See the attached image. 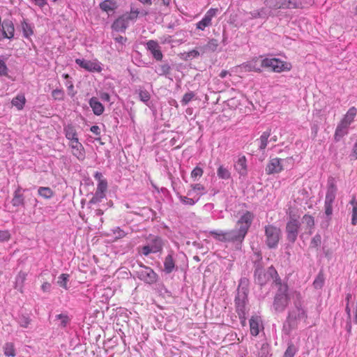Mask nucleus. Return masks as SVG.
Masks as SVG:
<instances>
[{
	"label": "nucleus",
	"mask_w": 357,
	"mask_h": 357,
	"mask_svg": "<svg viewBox=\"0 0 357 357\" xmlns=\"http://www.w3.org/2000/svg\"><path fill=\"white\" fill-rule=\"evenodd\" d=\"M254 218L253 213L248 211L244 212L237 222V227L227 231V242L235 243L236 248H238L247 235Z\"/></svg>",
	"instance_id": "1"
},
{
	"label": "nucleus",
	"mask_w": 357,
	"mask_h": 357,
	"mask_svg": "<svg viewBox=\"0 0 357 357\" xmlns=\"http://www.w3.org/2000/svg\"><path fill=\"white\" fill-rule=\"evenodd\" d=\"M249 292L248 280L246 278H241L237 289V295L235 298L236 311L239 319L242 323L246 320V315L249 311L248 307Z\"/></svg>",
	"instance_id": "2"
},
{
	"label": "nucleus",
	"mask_w": 357,
	"mask_h": 357,
	"mask_svg": "<svg viewBox=\"0 0 357 357\" xmlns=\"http://www.w3.org/2000/svg\"><path fill=\"white\" fill-rule=\"evenodd\" d=\"M294 307L289 310L287 323L290 328H294L297 326L298 321L305 320L307 319V311L303 307V301L300 292L294 291L293 295Z\"/></svg>",
	"instance_id": "3"
},
{
	"label": "nucleus",
	"mask_w": 357,
	"mask_h": 357,
	"mask_svg": "<svg viewBox=\"0 0 357 357\" xmlns=\"http://www.w3.org/2000/svg\"><path fill=\"white\" fill-rule=\"evenodd\" d=\"M275 286L278 289L274 298L273 306L276 312H282L285 310L286 307L289 304V289L287 284L282 282V281L280 282V284H277Z\"/></svg>",
	"instance_id": "4"
},
{
	"label": "nucleus",
	"mask_w": 357,
	"mask_h": 357,
	"mask_svg": "<svg viewBox=\"0 0 357 357\" xmlns=\"http://www.w3.org/2000/svg\"><path fill=\"white\" fill-rule=\"evenodd\" d=\"M261 64L259 67L254 66L255 71L260 72L261 68H271L275 73L288 71L291 69V65L289 63L281 61L276 58L261 59Z\"/></svg>",
	"instance_id": "5"
},
{
	"label": "nucleus",
	"mask_w": 357,
	"mask_h": 357,
	"mask_svg": "<svg viewBox=\"0 0 357 357\" xmlns=\"http://www.w3.org/2000/svg\"><path fill=\"white\" fill-rule=\"evenodd\" d=\"M337 188L335 180L333 177H330L327 182V190L324 201L325 214L328 219L331 218L333 214V204L336 197Z\"/></svg>",
	"instance_id": "6"
},
{
	"label": "nucleus",
	"mask_w": 357,
	"mask_h": 357,
	"mask_svg": "<svg viewBox=\"0 0 357 357\" xmlns=\"http://www.w3.org/2000/svg\"><path fill=\"white\" fill-rule=\"evenodd\" d=\"M163 239L158 236H150L147 243L139 248V252L144 256L161 252L164 247Z\"/></svg>",
	"instance_id": "7"
},
{
	"label": "nucleus",
	"mask_w": 357,
	"mask_h": 357,
	"mask_svg": "<svg viewBox=\"0 0 357 357\" xmlns=\"http://www.w3.org/2000/svg\"><path fill=\"white\" fill-rule=\"evenodd\" d=\"M255 282L261 286L264 285L270 278L273 280V282L275 285L280 284L282 281L278 272L273 266L269 267L266 272L261 268H256L255 270Z\"/></svg>",
	"instance_id": "8"
},
{
	"label": "nucleus",
	"mask_w": 357,
	"mask_h": 357,
	"mask_svg": "<svg viewBox=\"0 0 357 357\" xmlns=\"http://www.w3.org/2000/svg\"><path fill=\"white\" fill-rule=\"evenodd\" d=\"M265 243L270 249L278 247L281 237L280 229L273 225H267L264 227Z\"/></svg>",
	"instance_id": "9"
},
{
	"label": "nucleus",
	"mask_w": 357,
	"mask_h": 357,
	"mask_svg": "<svg viewBox=\"0 0 357 357\" xmlns=\"http://www.w3.org/2000/svg\"><path fill=\"white\" fill-rule=\"evenodd\" d=\"M137 277L145 283L152 284L156 282L158 274L149 266L140 264V269L136 271Z\"/></svg>",
	"instance_id": "10"
},
{
	"label": "nucleus",
	"mask_w": 357,
	"mask_h": 357,
	"mask_svg": "<svg viewBox=\"0 0 357 357\" xmlns=\"http://www.w3.org/2000/svg\"><path fill=\"white\" fill-rule=\"evenodd\" d=\"M75 61L80 68L88 72L100 73L102 70V63L97 59L89 61L84 59H76Z\"/></svg>",
	"instance_id": "11"
},
{
	"label": "nucleus",
	"mask_w": 357,
	"mask_h": 357,
	"mask_svg": "<svg viewBox=\"0 0 357 357\" xmlns=\"http://www.w3.org/2000/svg\"><path fill=\"white\" fill-rule=\"evenodd\" d=\"M300 222L296 219H291L286 225L287 238L290 243H294L297 239Z\"/></svg>",
	"instance_id": "12"
},
{
	"label": "nucleus",
	"mask_w": 357,
	"mask_h": 357,
	"mask_svg": "<svg viewBox=\"0 0 357 357\" xmlns=\"http://www.w3.org/2000/svg\"><path fill=\"white\" fill-rule=\"evenodd\" d=\"M314 3V0H282V9L303 8Z\"/></svg>",
	"instance_id": "13"
},
{
	"label": "nucleus",
	"mask_w": 357,
	"mask_h": 357,
	"mask_svg": "<svg viewBox=\"0 0 357 357\" xmlns=\"http://www.w3.org/2000/svg\"><path fill=\"white\" fill-rule=\"evenodd\" d=\"M218 12V8H211L205 13L203 18L196 24V28L198 30L204 31L206 27L212 25V20Z\"/></svg>",
	"instance_id": "14"
},
{
	"label": "nucleus",
	"mask_w": 357,
	"mask_h": 357,
	"mask_svg": "<svg viewBox=\"0 0 357 357\" xmlns=\"http://www.w3.org/2000/svg\"><path fill=\"white\" fill-rule=\"evenodd\" d=\"M69 147L72 149V154L78 160L83 161L86 157V153L82 144L79 141L72 142L68 144Z\"/></svg>",
	"instance_id": "15"
},
{
	"label": "nucleus",
	"mask_w": 357,
	"mask_h": 357,
	"mask_svg": "<svg viewBox=\"0 0 357 357\" xmlns=\"http://www.w3.org/2000/svg\"><path fill=\"white\" fill-rule=\"evenodd\" d=\"M146 47L156 61H161L162 59L163 54L161 51V47L156 40H148L146 43Z\"/></svg>",
	"instance_id": "16"
},
{
	"label": "nucleus",
	"mask_w": 357,
	"mask_h": 357,
	"mask_svg": "<svg viewBox=\"0 0 357 357\" xmlns=\"http://www.w3.org/2000/svg\"><path fill=\"white\" fill-rule=\"evenodd\" d=\"M284 160L275 158L268 162L266 167V172L267 174H278L283 170V166L282 162Z\"/></svg>",
	"instance_id": "17"
},
{
	"label": "nucleus",
	"mask_w": 357,
	"mask_h": 357,
	"mask_svg": "<svg viewBox=\"0 0 357 357\" xmlns=\"http://www.w3.org/2000/svg\"><path fill=\"white\" fill-rule=\"evenodd\" d=\"M129 26L130 24L123 15H121L114 21L112 29L116 32L125 33Z\"/></svg>",
	"instance_id": "18"
},
{
	"label": "nucleus",
	"mask_w": 357,
	"mask_h": 357,
	"mask_svg": "<svg viewBox=\"0 0 357 357\" xmlns=\"http://www.w3.org/2000/svg\"><path fill=\"white\" fill-rule=\"evenodd\" d=\"M250 333L253 336L259 335L261 329H264L262 321L260 317L252 316L249 321Z\"/></svg>",
	"instance_id": "19"
},
{
	"label": "nucleus",
	"mask_w": 357,
	"mask_h": 357,
	"mask_svg": "<svg viewBox=\"0 0 357 357\" xmlns=\"http://www.w3.org/2000/svg\"><path fill=\"white\" fill-rule=\"evenodd\" d=\"M174 253L172 250L169 251L168 255L165 257L164 260V269L163 271L166 274H170L176 268V263L174 257Z\"/></svg>",
	"instance_id": "20"
},
{
	"label": "nucleus",
	"mask_w": 357,
	"mask_h": 357,
	"mask_svg": "<svg viewBox=\"0 0 357 357\" xmlns=\"http://www.w3.org/2000/svg\"><path fill=\"white\" fill-rule=\"evenodd\" d=\"M63 134L69 143L79 140L77 129L72 123H68L63 126Z\"/></svg>",
	"instance_id": "21"
},
{
	"label": "nucleus",
	"mask_w": 357,
	"mask_h": 357,
	"mask_svg": "<svg viewBox=\"0 0 357 357\" xmlns=\"http://www.w3.org/2000/svg\"><path fill=\"white\" fill-rule=\"evenodd\" d=\"M234 169L241 176H245L248 174L247 159L245 155L240 156L235 162Z\"/></svg>",
	"instance_id": "22"
},
{
	"label": "nucleus",
	"mask_w": 357,
	"mask_h": 357,
	"mask_svg": "<svg viewBox=\"0 0 357 357\" xmlns=\"http://www.w3.org/2000/svg\"><path fill=\"white\" fill-rule=\"evenodd\" d=\"M89 105L93 114L96 116H100L105 111V107L96 97H92L89 100Z\"/></svg>",
	"instance_id": "23"
},
{
	"label": "nucleus",
	"mask_w": 357,
	"mask_h": 357,
	"mask_svg": "<svg viewBox=\"0 0 357 357\" xmlns=\"http://www.w3.org/2000/svg\"><path fill=\"white\" fill-rule=\"evenodd\" d=\"M22 188L20 186H17L13 193V197L11 203L13 206H24V197L22 193Z\"/></svg>",
	"instance_id": "24"
},
{
	"label": "nucleus",
	"mask_w": 357,
	"mask_h": 357,
	"mask_svg": "<svg viewBox=\"0 0 357 357\" xmlns=\"http://www.w3.org/2000/svg\"><path fill=\"white\" fill-rule=\"evenodd\" d=\"M99 7L109 15L118 8L117 1L116 0H105L99 4Z\"/></svg>",
	"instance_id": "25"
},
{
	"label": "nucleus",
	"mask_w": 357,
	"mask_h": 357,
	"mask_svg": "<svg viewBox=\"0 0 357 357\" xmlns=\"http://www.w3.org/2000/svg\"><path fill=\"white\" fill-rule=\"evenodd\" d=\"M349 126L341 120L337 126L335 132V139L336 141H340L344 136L348 134Z\"/></svg>",
	"instance_id": "26"
},
{
	"label": "nucleus",
	"mask_w": 357,
	"mask_h": 357,
	"mask_svg": "<svg viewBox=\"0 0 357 357\" xmlns=\"http://www.w3.org/2000/svg\"><path fill=\"white\" fill-rule=\"evenodd\" d=\"M155 10L160 14H167L169 10L171 0H153Z\"/></svg>",
	"instance_id": "27"
},
{
	"label": "nucleus",
	"mask_w": 357,
	"mask_h": 357,
	"mask_svg": "<svg viewBox=\"0 0 357 357\" xmlns=\"http://www.w3.org/2000/svg\"><path fill=\"white\" fill-rule=\"evenodd\" d=\"M21 28L23 37L30 40L31 36L34 33V26L32 24L28 22L26 20L23 19L22 21H21Z\"/></svg>",
	"instance_id": "28"
},
{
	"label": "nucleus",
	"mask_w": 357,
	"mask_h": 357,
	"mask_svg": "<svg viewBox=\"0 0 357 357\" xmlns=\"http://www.w3.org/2000/svg\"><path fill=\"white\" fill-rule=\"evenodd\" d=\"M140 14V10L133 6H131L130 12L123 13V16L128 21V24H132L137 20L138 15Z\"/></svg>",
	"instance_id": "29"
},
{
	"label": "nucleus",
	"mask_w": 357,
	"mask_h": 357,
	"mask_svg": "<svg viewBox=\"0 0 357 357\" xmlns=\"http://www.w3.org/2000/svg\"><path fill=\"white\" fill-rule=\"evenodd\" d=\"M140 14V10L133 6H131L130 12L123 13V16L128 21V24H132L137 20L138 15Z\"/></svg>",
	"instance_id": "30"
},
{
	"label": "nucleus",
	"mask_w": 357,
	"mask_h": 357,
	"mask_svg": "<svg viewBox=\"0 0 357 357\" xmlns=\"http://www.w3.org/2000/svg\"><path fill=\"white\" fill-rule=\"evenodd\" d=\"M271 130L268 129L266 131H264L260 137L257 139V141L259 142V149L261 151L264 150L268 144V138L271 136Z\"/></svg>",
	"instance_id": "31"
},
{
	"label": "nucleus",
	"mask_w": 357,
	"mask_h": 357,
	"mask_svg": "<svg viewBox=\"0 0 357 357\" xmlns=\"http://www.w3.org/2000/svg\"><path fill=\"white\" fill-rule=\"evenodd\" d=\"M26 100L24 94H18L15 98H13L11 103L15 107L17 110L23 109Z\"/></svg>",
	"instance_id": "32"
},
{
	"label": "nucleus",
	"mask_w": 357,
	"mask_h": 357,
	"mask_svg": "<svg viewBox=\"0 0 357 357\" xmlns=\"http://www.w3.org/2000/svg\"><path fill=\"white\" fill-rule=\"evenodd\" d=\"M195 192L205 195L206 193V188L201 183H193L190 185V188L187 191L188 195H192Z\"/></svg>",
	"instance_id": "33"
},
{
	"label": "nucleus",
	"mask_w": 357,
	"mask_h": 357,
	"mask_svg": "<svg viewBox=\"0 0 357 357\" xmlns=\"http://www.w3.org/2000/svg\"><path fill=\"white\" fill-rule=\"evenodd\" d=\"M356 114L357 109L355 107H351L349 109L342 121L345 123L351 125V123L354 121V118L356 117Z\"/></svg>",
	"instance_id": "34"
},
{
	"label": "nucleus",
	"mask_w": 357,
	"mask_h": 357,
	"mask_svg": "<svg viewBox=\"0 0 357 357\" xmlns=\"http://www.w3.org/2000/svg\"><path fill=\"white\" fill-rule=\"evenodd\" d=\"M38 194L45 199H50L54 196V191L49 187H39Z\"/></svg>",
	"instance_id": "35"
},
{
	"label": "nucleus",
	"mask_w": 357,
	"mask_h": 357,
	"mask_svg": "<svg viewBox=\"0 0 357 357\" xmlns=\"http://www.w3.org/2000/svg\"><path fill=\"white\" fill-rule=\"evenodd\" d=\"M17 321L21 327L26 328L30 324L31 319L27 314H21L17 318Z\"/></svg>",
	"instance_id": "36"
},
{
	"label": "nucleus",
	"mask_w": 357,
	"mask_h": 357,
	"mask_svg": "<svg viewBox=\"0 0 357 357\" xmlns=\"http://www.w3.org/2000/svg\"><path fill=\"white\" fill-rule=\"evenodd\" d=\"M209 233L215 240L221 242H227V231L213 230L210 231Z\"/></svg>",
	"instance_id": "37"
},
{
	"label": "nucleus",
	"mask_w": 357,
	"mask_h": 357,
	"mask_svg": "<svg viewBox=\"0 0 357 357\" xmlns=\"http://www.w3.org/2000/svg\"><path fill=\"white\" fill-rule=\"evenodd\" d=\"M349 204L352 206V217H351V225H357V200L356 197L354 196Z\"/></svg>",
	"instance_id": "38"
},
{
	"label": "nucleus",
	"mask_w": 357,
	"mask_h": 357,
	"mask_svg": "<svg viewBox=\"0 0 357 357\" xmlns=\"http://www.w3.org/2000/svg\"><path fill=\"white\" fill-rule=\"evenodd\" d=\"M217 175L219 178L228 180L231 178V173L229 169L223 165H220L217 169Z\"/></svg>",
	"instance_id": "39"
},
{
	"label": "nucleus",
	"mask_w": 357,
	"mask_h": 357,
	"mask_svg": "<svg viewBox=\"0 0 357 357\" xmlns=\"http://www.w3.org/2000/svg\"><path fill=\"white\" fill-rule=\"evenodd\" d=\"M27 274L24 271H20L15 278V288L21 289L23 287L24 283L26 280Z\"/></svg>",
	"instance_id": "40"
},
{
	"label": "nucleus",
	"mask_w": 357,
	"mask_h": 357,
	"mask_svg": "<svg viewBox=\"0 0 357 357\" xmlns=\"http://www.w3.org/2000/svg\"><path fill=\"white\" fill-rule=\"evenodd\" d=\"M170 70H171L170 66L168 63H164V64L159 65L158 66L156 67L155 73L160 76H162V75L167 76V75L169 74Z\"/></svg>",
	"instance_id": "41"
},
{
	"label": "nucleus",
	"mask_w": 357,
	"mask_h": 357,
	"mask_svg": "<svg viewBox=\"0 0 357 357\" xmlns=\"http://www.w3.org/2000/svg\"><path fill=\"white\" fill-rule=\"evenodd\" d=\"M177 197L178 198L179 201L183 204L186 206H194L195 205L194 199L191 198V197L188 196V194L184 196L181 195L180 193L176 194Z\"/></svg>",
	"instance_id": "42"
},
{
	"label": "nucleus",
	"mask_w": 357,
	"mask_h": 357,
	"mask_svg": "<svg viewBox=\"0 0 357 357\" xmlns=\"http://www.w3.org/2000/svg\"><path fill=\"white\" fill-rule=\"evenodd\" d=\"M97 95L102 101L109 102V105L114 103V101H112L111 95L108 92L104 90H100L97 92Z\"/></svg>",
	"instance_id": "43"
},
{
	"label": "nucleus",
	"mask_w": 357,
	"mask_h": 357,
	"mask_svg": "<svg viewBox=\"0 0 357 357\" xmlns=\"http://www.w3.org/2000/svg\"><path fill=\"white\" fill-rule=\"evenodd\" d=\"M138 94H139L140 100L142 102H143L144 103H145L146 105H149L150 98H151L149 92L148 91H146V89H139Z\"/></svg>",
	"instance_id": "44"
},
{
	"label": "nucleus",
	"mask_w": 357,
	"mask_h": 357,
	"mask_svg": "<svg viewBox=\"0 0 357 357\" xmlns=\"http://www.w3.org/2000/svg\"><path fill=\"white\" fill-rule=\"evenodd\" d=\"M56 319L61 321L59 326L62 328H66L70 321V318L67 314L63 313L56 315Z\"/></svg>",
	"instance_id": "45"
},
{
	"label": "nucleus",
	"mask_w": 357,
	"mask_h": 357,
	"mask_svg": "<svg viewBox=\"0 0 357 357\" xmlns=\"http://www.w3.org/2000/svg\"><path fill=\"white\" fill-rule=\"evenodd\" d=\"M282 0H265L264 4L271 9H282L280 2Z\"/></svg>",
	"instance_id": "46"
},
{
	"label": "nucleus",
	"mask_w": 357,
	"mask_h": 357,
	"mask_svg": "<svg viewBox=\"0 0 357 357\" xmlns=\"http://www.w3.org/2000/svg\"><path fill=\"white\" fill-rule=\"evenodd\" d=\"M298 349L294 344H289L282 357H294Z\"/></svg>",
	"instance_id": "47"
},
{
	"label": "nucleus",
	"mask_w": 357,
	"mask_h": 357,
	"mask_svg": "<svg viewBox=\"0 0 357 357\" xmlns=\"http://www.w3.org/2000/svg\"><path fill=\"white\" fill-rule=\"evenodd\" d=\"M203 174V169L199 166H197L191 172L190 176L193 179V181H195L200 178L202 176Z\"/></svg>",
	"instance_id": "48"
},
{
	"label": "nucleus",
	"mask_w": 357,
	"mask_h": 357,
	"mask_svg": "<svg viewBox=\"0 0 357 357\" xmlns=\"http://www.w3.org/2000/svg\"><path fill=\"white\" fill-rule=\"evenodd\" d=\"M303 224L306 225L307 227L311 230L314 225V220L312 215H305L302 218Z\"/></svg>",
	"instance_id": "49"
},
{
	"label": "nucleus",
	"mask_w": 357,
	"mask_h": 357,
	"mask_svg": "<svg viewBox=\"0 0 357 357\" xmlns=\"http://www.w3.org/2000/svg\"><path fill=\"white\" fill-rule=\"evenodd\" d=\"M4 354L7 356H15V351L14 349L13 344L11 342H7L6 343L4 347Z\"/></svg>",
	"instance_id": "50"
},
{
	"label": "nucleus",
	"mask_w": 357,
	"mask_h": 357,
	"mask_svg": "<svg viewBox=\"0 0 357 357\" xmlns=\"http://www.w3.org/2000/svg\"><path fill=\"white\" fill-rule=\"evenodd\" d=\"M64 94V91L62 89H56L52 91V96L55 100H63Z\"/></svg>",
	"instance_id": "51"
},
{
	"label": "nucleus",
	"mask_w": 357,
	"mask_h": 357,
	"mask_svg": "<svg viewBox=\"0 0 357 357\" xmlns=\"http://www.w3.org/2000/svg\"><path fill=\"white\" fill-rule=\"evenodd\" d=\"M195 96V93L193 91H189L184 94L183 98L181 100V103L183 106L188 105Z\"/></svg>",
	"instance_id": "52"
},
{
	"label": "nucleus",
	"mask_w": 357,
	"mask_h": 357,
	"mask_svg": "<svg viewBox=\"0 0 357 357\" xmlns=\"http://www.w3.org/2000/svg\"><path fill=\"white\" fill-rule=\"evenodd\" d=\"M105 197V195L103 193H100L98 191H96L95 194L92 197V198L89 201L90 204H96L102 201V199Z\"/></svg>",
	"instance_id": "53"
},
{
	"label": "nucleus",
	"mask_w": 357,
	"mask_h": 357,
	"mask_svg": "<svg viewBox=\"0 0 357 357\" xmlns=\"http://www.w3.org/2000/svg\"><path fill=\"white\" fill-rule=\"evenodd\" d=\"M68 278H69L68 274L62 273L58 278L57 282L59 284V286L67 289H68L67 282L68 281Z\"/></svg>",
	"instance_id": "54"
},
{
	"label": "nucleus",
	"mask_w": 357,
	"mask_h": 357,
	"mask_svg": "<svg viewBox=\"0 0 357 357\" xmlns=\"http://www.w3.org/2000/svg\"><path fill=\"white\" fill-rule=\"evenodd\" d=\"M112 231L115 238L116 239L122 238L126 235V233L120 227H116L113 229Z\"/></svg>",
	"instance_id": "55"
},
{
	"label": "nucleus",
	"mask_w": 357,
	"mask_h": 357,
	"mask_svg": "<svg viewBox=\"0 0 357 357\" xmlns=\"http://www.w3.org/2000/svg\"><path fill=\"white\" fill-rule=\"evenodd\" d=\"M10 234L8 230H1L0 231V242H7L10 238Z\"/></svg>",
	"instance_id": "56"
},
{
	"label": "nucleus",
	"mask_w": 357,
	"mask_h": 357,
	"mask_svg": "<svg viewBox=\"0 0 357 357\" xmlns=\"http://www.w3.org/2000/svg\"><path fill=\"white\" fill-rule=\"evenodd\" d=\"M321 242V237L319 234H316L311 240L310 247L318 248Z\"/></svg>",
	"instance_id": "57"
},
{
	"label": "nucleus",
	"mask_w": 357,
	"mask_h": 357,
	"mask_svg": "<svg viewBox=\"0 0 357 357\" xmlns=\"http://www.w3.org/2000/svg\"><path fill=\"white\" fill-rule=\"evenodd\" d=\"M107 188V182L106 180L101 181L100 182H98L97 185V188L96 191H98L100 193L105 194V191Z\"/></svg>",
	"instance_id": "58"
},
{
	"label": "nucleus",
	"mask_w": 357,
	"mask_h": 357,
	"mask_svg": "<svg viewBox=\"0 0 357 357\" xmlns=\"http://www.w3.org/2000/svg\"><path fill=\"white\" fill-rule=\"evenodd\" d=\"M66 86L68 91V95L71 97H73L75 95L76 91H74V85L72 80H67L66 82Z\"/></svg>",
	"instance_id": "59"
},
{
	"label": "nucleus",
	"mask_w": 357,
	"mask_h": 357,
	"mask_svg": "<svg viewBox=\"0 0 357 357\" xmlns=\"http://www.w3.org/2000/svg\"><path fill=\"white\" fill-rule=\"evenodd\" d=\"M29 1L40 9H43L45 6L47 5V0H29Z\"/></svg>",
	"instance_id": "60"
},
{
	"label": "nucleus",
	"mask_w": 357,
	"mask_h": 357,
	"mask_svg": "<svg viewBox=\"0 0 357 357\" xmlns=\"http://www.w3.org/2000/svg\"><path fill=\"white\" fill-rule=\"evenodd\" d=\"M324 284V279L320 275H318L317 278L314 280L313 282V285L316 289H320L322 287Z\"/></svg>",
	"instance_id": "61"
},
{
	"label": "nucleus",
	"mask_w": 357,
	"mask_h": 357,
	"mask_svg": "<svg viewBox=\"0 0 357 357\" xmlns=\"http://www.w3.org/2000/svg\"><path fill=\"white\" fill-rule=\"evenodd\" d=\"M259 357H271V354H269L268 348L263 346L259 353Z\"/></svg>",
	"instance_id": "62"
},
{
	"label": "nucleus",
	"mask_w": 357,
	"mask_h": 357,
	"mask_svg": "<svg viewBox=\"0 0 357 357\" xmlns=\"http://www.w3.org/2000/svg\"><path fill=\"white\" fill-rule=\"evenodd\" d=\"M199 55V52L197 50H191V51H190L189 52L187 53L185 59H191L197 57Z\"/></svg>",
	"instance_id": "63"
},
{
	"label": "nucleus",
	"mask_w": 357,
	"mask_h": 357,
	"mask_svg": "<svg viewBox=\"0 0 357 357\" xmlns=\"http://www.w3.org/2000/svg\"><path fill=\"white\" fill-rule=\"evenodd\" d=\"M258 11L260 14L259 18H267L268 16L270 15V11H268L264 8L258 10Z\"/></svg>",
	"instance_id": "64"
}]
</instances>
